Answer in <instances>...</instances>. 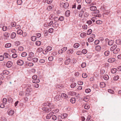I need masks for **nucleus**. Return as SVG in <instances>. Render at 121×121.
Listing matches in <instances>:
<instances>
[{
	"instance_id": "72a5a7b5",
	"label": "nucleus",
	"mask_w": 121,
	"mask_h": 121,
	"mask_svg": "<svg viewBox=\"0 0 121 121\" xmlns=\"http://www.w3.org/2000/svg\"><path fill=\"white\" fill-rule=\"evenodd\" d=\"M76 83L73 82V83L71 84L70 86L72 88H74L76 86Z\"/></svg>"
},
{
	"instance_id": "f704fd0d",
	"label": "nucleus",
	"mask_w": 121,
	"mask_h": 121,
	"mask_svg": "<svg viewBox=\"0 0 121 121\" xmlns=\"http://www.w3.org/2000/svg\"><path fill=\"white\" fill-rule=\"evenodd\" d=\"M70 102L72 103H74L75 102V99L74 98H71L70 100Z\"/></svg>"
},
{
	"instance_id": "8fccbe9b",
	"label": "nucleus",
	"mask_w": 121,
	"mask_h": 121,
	"mask_svg": "<svg viewBox=\"0 0 121 121\" xmlns=\"http://www.w3.org/2000/svg\"><path fill=\"white\" fill-rule=\"evenodd\" d=\"M53 58L52 56H50L48 58V60L50 61H52L53 60Z\"/></svg>"
},
{
	"instance_id": "f03ea898",
	"label": "nucleus",
	"mask_w": 121,
	"mask_h": 121,
	"mask_svg": "<svg viewBox=\"0 0 121 121\" xmlns=\"http://www.w3.org/2000/svg\"><path fill=\"white\" fill-rule=\"evenodd\" d=\"M26 89L28 94H30V92L32 91L31 87V85L28 84L27 85L26 87Z\"/></svg>"
},
{
	"instance_id": "bb28decb",
	"label": "nucleus",
	"mask_w": 121,
	"mask_h": 121,
	"mask_svg": "<svg viewBox=\"0 0 121 121\" xmlns=\"http://www.w3.org/2000/svg\"><path fill=\"white\" fill-rule=\"evenodd\" d=\"M110 52L108 51H107L105 52L104 54L106 56H108L110 54Z\"/></svg>"
},
{
	"instance_id": "a18cd8bd",
	"label": "nucleus",
	"mask_w": 121,
	"mask_h": 121,
	"mask_svg": "<svg viewBox=\"0 0 121 121\" xmlns=\"http://www.w3.org/2000/svg\"><path fill=\"white\" fill-rule=\"evenodd\" d=\"M41 43V42L40 41H37L35 42V44L37 46L40 45Z\"/></svg>"
},
{
	"instance_id": "bf43d9fd",
	"label": "nucleus",
	"mask_w": 121,
	"mask_h": 121,
	"mask_svg": "<svg viewBox=\"0 0 121 121\" xmlns=\"http://www.w3.org/2000/svg\"><path fill=\"white\" fill-rule=\"evenodd\" d=\"M3 30V31H6L7 29V28L6 26H4L2 28Z\"/></svg>"
},
{
	"instance_id": "412c9836",
	"label": "nucleus",
	"mask_w": 121,
	"mask_h": 121,
	"mask_svg": "<svg viewBox=\"0 0 121 121\" xmlns=\"http://www.w3.org/2000/svg\"><path fill=\"white\" fill-rule=\"evenodd\" d=\"M7 100L9 103H12L13 101V99L11 97H8L7 98Z\"/></svg>"
},
{
	"instance_id": "f8f14e48",
	"label": "nucleus",
	"mask_w": 121,
	"mask_h": 121,
	"mask_svg": "<svg viewBox=\"0 0 121 121\" xmlns=\"http://www.w3.org/2000/svg\"><path fill=\"white\" fill-rule=\"evenodd\" d=\"M60 96L59 95H56L54 98V99L55 101H58L60 100Z\"/></svg>"
},
{
	"instance_id": "c756f323",
	"label": "nucleus",
	"mask_w": 121,
	"mask_h": 121,
	"mask_svg": "<svg viewBox=\"0 0 121 121\" xmlns=\"http://www.w3.org/2000/svg\"><path fill=\"white\" fill-rule=\"evenodd\" d=\"M92 30L91 29H89L87 32V34L88 35H90L92 33Z\"/></svg>"
},
{
	"instance_id": "20e7f679",
	"label": "nucleus",
	"mask_w": 121,
	"mask_h": 121,
	"mask_svg": "<svg viewBox=\"0 0 121 121\" xmlns=\"http://www.w3.org/2000/svg\"><path fill=\"white\" fill-rule=\"evenodd\" d=\"M105 40L107 42V41L108 42V45H112L113 43H114V41L113 40H109L108 39H105Z\"/></svg>"
},
{
	"instance_id": "338daca9",
	"label": "nucleus",
	"mask_w": 121,
	"mask_h": 121,
	"mask_svg": "<svg viewBox=\"0 0 121 121\" xmlns=\"http://www.w3.org/2000/svg\"><path fill=\"white\" fill-rule=\"evenodd\" d=\"M17 56V54L16 53L13 54L12 55V57L13 58H15Z\"/></svg>"
},
{
	"instance_id": "f257e3e1",
	"label": "nucleus",
	"mask_w": 121,
	"mask_h": 121,
	"mask_svg": "<svg viewBox=\"0 0 121 121\" xmlns=\"http://www.w3.org/2000/svg\"><path fill=\"white\" fill-rule=\"evenodd\" d=\"M49 106V107L50 108H48L44 107L42 108V110L44 111L45 113H48L49 112L51 111V107Z\"/></svg>"
},
{
	"instance_id": "4c0bfd02",
	"label": "nucleus",
	"mask_w": 121,
	"mask_h": 121,
	"mask_svg": "<svg viewBox=\"0 0 121 121\" xmlns=\"http://www.w3.org/2000/svg\"><path fill=\"white\" fill-rule=\"evenodd\" d=\"M11 46V44L10 43H7L5 45V47L6 48H9Z\"/></svg>"
},
{
	"instance_id": "c9c22d12",
	"label": "nucleus",
	"mask_w": 121,
	"mask_h": 121,
	"mask_svg": "<svg viewBox=\"0 0 121 121\" xmlns=\"http://www.w3.org/2000/svg\"><path fill=\"white\" fill-rule=\"evenodd\" d=\"M73 49H71L68 51L67 52L68 54H71L73 53Z\"/></svg>"
},
{
	"instance_id": "09e8293b",
	"label": "nucleus",
	"mask_w": 121,
	"mask_h": 121,
	"mask_svg": "<svg viewBox=\"0 0 121 121\" xmlns=\"http://www.w3.org/2000/svg\"><path fill=\"white\" fill-rule=\"evenodd\" d=\"M27 55V53L25 52L22 53L21 54V56L23 57H25Z\"/></svg>"
},
{
	"instance_id": "dca6fc26",
	"label": "nucleus",
	"mask_w": 121,
	"mask_h": 121,
	"mask_svg": "<svg viewBox=\"0 0 121 121\" xmlns=\"http://www.w3.org/2000/svg\"><path fill=\"white\" fill-rule=\"evenodd\" d=\"M4 36L6 38H7L9 36L10 34L8 32H6L4 34Z\"/></svg>"
},
{
	"instance_id": "774afa93",
	"label": "nucleus",
	"mask_w": 121,
	"mask_h": 121,
	"mask_svg": "<svg viewBox=\"0 0 121 121\" xmlns=\"http://www.w3.org/2000/svg\"><path fill=\"white\" fill-rule=\"evenodd\" d=\"M43 50V49L41 48H39L38 49L37 52H40Z\"/></svg>"
},
{
	"instance_id": "3c124183",
	"label": "nucleus",
	"mask_w": 121,
	"mask_h": 121,
	"mask_svg": "<svg viewBox=\"0 0 121 121\" xmlns=\"http://www.w3.org/2000/svg\"><path fill=\"white\" fill-rule=\"evenodd\" d=\"M108 91L109 93L113 94H114V91L112 90L111 89H108Z\"/></svg>"
},
{
	"instance_id": "6e6d98bb",
	"label": "nucleus",
	"mask_w": 121,
	"mask_h": 121,
	"mask_svg": "<svg viewBox=\"0 0 121 121\" xmlns=\"http://www.w3.org/2000/svg\"><path fill=\"white\" fill-rule=\"evenodd\" d=\"M22 1L21 0H18L17 1V4L18 5H21L22 3Z\"/></svg>"
},
{
	"instance_id": "ea45409f",
	"label": "nucleus",
	"mask_w": 121,
	"mask_h": 121,
	"mask_svg": "<svg viewBox=\"0 0 121 121\" xmlns=\"http://www.w3.org/2000/svg\"><path fill=\"white\" fill-rule=\"evenodd\" d=\"M86 35V33H82L80 34V36L82 38L84 37Z\"/></svg>"
},
{
	"instance_id": "69168bd1",
	"label": "nucleus",
	"mask_w": 121,
	"mask_h": 121,
	"mask_svg": "<svg viewBox=\"0 0 121 121\" xmlns=\"http://www.w3.org/2000/svg\"><path fill=\"white\" fill-rule=\"evenodd\" d=\"M53 31V29L52 28L49 29L48 30L49 32L50 33H52Z\"/></svg>"
},
{
	"instance_id": "aec40b11",
	"label": "nucleus",
	"mask_w": 121,
	"mask_h": 121,
	"mask_svg": "<svg viewBox=\"0 0 121 121\" xmlns=\"http://www.w3.org/2000/svg\"><path fill=\"white\" fill-rule=\"evenodd\" d=\"M34 55L33 52H30L29 54V58H32V57L34 56Z\"/></svg>"
},
{
	"instance_id": "393cba45",
	"label": "nucleus",
	"mask_w": 121,
	"mask_h": 121,
	"mask_svg": "<svg viewBox=\"0 0 121 121\" xmlns=\"http://www.w3.org/2000/svg\"><path fill=\"white\" fill-rule=\"evenodd\" d=\"M14 112L13 110H11L8 112V114L9 115H12L14 114Z\"/></svg>"
},
{
	"instance_id": "f3484780",
	"label": "nucleus",
	"mask_w": 121,
	"mask_h": 121,
	"mask_svg": "<svg viewBox=\"0 0 121 121\" xmlns=\"http://www.w3.org/2000/svg\"><path fill=\"white\" fill-rule=\"evenodd\" d=\"M90 9L91 11H95L96 10V8L95 6H93L91 7L90 8Z\"/></svg>"
},
{
	"instance_id": "13d9d810",
	"label": "nucleus",
	"mask_w": 121,
	"mask_h": 121,
	"mask_svg": "<svg viewBox=\"0 0 121 121\" xmlns=\"http://www.w3.org/2000/svg\"><path fill=\"white\" fill-rule=\"evenodd\" d=\"M104 82H100V86L102 87H104Z\"/></svg>"
},
{
	"instance_id": "4be33fe9",
	"label": "nucleus",
	"mask_w": 121,
	"mask_h": 121,
	"mask_svg": "<svg viewBox=\"0 0 121 121\" xmlns=\"http://www.w3.org/2000/svg\"><path fill=\"white\" fill-rule=\"evenodd\" d=\"M95 50L97 51H100L101 49V47L99 46H97L95 48Z\"/></svg>"
},
{
	"instance_id": "c03bdc74",
	"label": "nucleus",
	"mask_w": 121,
	"mask_h": 121,
	"mask_svg": "<svg viewBox=\"0 0 121 121\" xmlns=\"http://www.w3.org/2000/svg\"><path fill=\"white\" fill-rule=\"evenodd\" d=\"M84 107L85 109H87L90 108V106L89 105L86 104L85 105Z\"/></svg>"
},
{
	"instance_id": "cd10ccee",
	"label": "nucleus",
	"mask_w": 121,
	"mask_h": 121,
	"mask_svg": "<svg viewBox=\"0 0 121 121\" xmlns=\"http://www.w3.org/2000/svg\"><path fill=\"white\" fill-rule=\"evenodd\" d=\"M61 96L62 98H67L68 97V96L65 93H62L61 94Z\"/></svg>"
},
{
	"instance_id": "864d4df0",
	"label": "nucleus",
	"mask_w": 121,
	"mask_h": 121,
	"mask_svg": "<svg viewBox=\"0 0 121 121\" xmlns=\"http://www.w3.org/2000/svg\"><path fill=\"white\" fill-rule=\"evenodd\" d=\"M104 79L106 80H108L109 78V77L108 75H105L104 77Z\"/></svg>"
},
{
	"instance_id": "e2e57ef3",
	"label": "nucleus",
	"mask_w": 121,
	"mask_h": 121,
	"mask_svg": "<svg viewBox=\"0 0 121 121\" xmlns=\"http://www.w3.org/2000/svg\"><path fill=\"white\" fill-rule=\"evenodd\" d=\"M86 66V63L85 62L82 63L81 65V67L83 68H84Z\"/></svg>"
},
{
	"instance_id": "0e129e2a",
	"label": "nucleus",
	"mask_w": 121,
	"mask_h": 121,
	"mask_svg": "<svg viewBox=\"0 0 121 121\" xmlns=\"http://www.w3.org/2000/svg\"><path fill=\"white\" fill-rule=\"evenodd\" d=\"M64 19V18L63 16H61L58 19V20L62 21H63Z\"/></svg>"
},
{
	"instance_id": "423d86ee",
	"label": "nucleus",
	"mask_w": 121,
	"mask_h": 121,
	"mask_svg": "<svg viewBox=\"0 0 121 121\" xmlns=\"http://www.w3.org/2000/svg\"><path fill=\"white\" fill-rule=\"evenodd\" d=\"M17 63L19 65H22L24 63V62L22 60H19L17 61Z\"/></svg>"
},
{
	"instance_id": "49530a36",
	"label": "nucleus",
	"mask_w": 121,
	"mask_h": 121,
	"mask_svg": "<svg viewBox=\"0 0 121 121\" xmlns=\"http://www.w3.org/2000/svg\"><path fill=\"white\" fill-rule=\"evenodd\" d=\"M39 62L41 64H43L45 62V60L44 59H42L39 60Z\"/></svg>"
},
{
	"instance_id": "603ef678",
	"label": "nucleus",
	"mask_w": 121,
	"mask_h": 121,
	"mask_svg": "<svg viewBox=\"0 0 121 121\" xmlns=\"http://www.w3.org/2000/svg\"><path fill=\"white\" fill-rule=\"evenodd\" d=\"M82 77L84 78H86L87 76V74L85 73H83L82 74Z\"/></svg>"
},
{
	"instance_id": "5701e85b",
	"label": "nucleus",
	"mask_w": 121,
	"mask_h": 121,
	"mask_svg": "<svg viewBox=\"0 0 121 121\" xmlns=\"http://www.w3.org/2000/svg\"><path fill=\"white\" fill-rule=\"evenodd\" d=\"M70 58H69L66 60L65 61V65H68L70 61Z\"/></svg>"
},
{
	"instance_id": "2f4dec72",
	"label": "nucleus",
	"mask_w": 121,
	"mask_h": 121,
	"mask_svg": "<svg viewBox=\"0 0 121 121\" xmlns=\"http://www.w3.org/2000/svg\"><path fill=\"white\" fill-rule=\"evenodd\" d=\"M31 39L32 41H35L36 39V38L35 36H33L31 38Z\"/></svg>"
},
{
	"instance_id": "052dcab7",
	"label": "nucleus",
	"mask_w": 121,
	"mask_h": 121,
	"mask_svg": "<svg viewBox=\"0 0 121 121\" xmlns=\"http://www.w3.org/2000/svg\"><path fill=\"white\" fill-rule=\"evenodd\" d=\"M91 90L90 89H86L85 90V92L86 93H88L91 92Z\"/></svg>"
},
{
	"instance_id": "4d7b16f0",
	"label": "nucleus",
	"mask_w": 121,
	"mask_h": 121,
	"mask_svg": "<svg viewBox=\"0 0 121 121\" xmlns=\"http://www.w3.org/2000/svg\"><path fill=\"white\" fill-rule=\"evenodd\" d=\"M87 52V50L85 49H83L82 51V53L84 54H86Z\"/></svg>"
},
{
	"instance_id": "7ed1b4c3",
	"label": "nucleus",
	"mask_w": 121,
	"mask_h": 121,
	"mask_svg": "<svg viewBox=\"0 0 121 121\" xmlns=\"http://www.w3.org/2000/svg\"><path fill=\"white\" fill-rule=\"evenodd\" d=\"M85 10V9L83 8L80 11L79 16L80 17H82L84 11Z\"/></svg>"
},
{
	"instance_id": "c85d7f7f",
	"label": "nucleus",
	"mask_w": 121,
	"mask_h": 121,
	"mask_svg": "<svg viewBox=\"0 0 121 121\" xmlns=\"http://www.w3.org/2000/svg\"><path fill=\"white\" fill-rule=\"evenodd\" d=\"M3 73L5 75H7L9 74V72L6 70H5L3 71Z\"/></svg>"
},
{
	"instance_id": "473e14b6",
	"label": "nucleus",
	"mask_w": 121,
	"mask_h": 121,
	"mask_svg": "<svg viewBox=\"0 0 121 121\" xmlns=\"http://www.w3.org/2000/svg\"><path fill=\"white\" fill-rule=\"evenodd\" d=\"M52 47L50 46H48L46 48V50L47 52L50 51L52 49Z\"/></svg>"
},
{
	"instance_id": "79ce46f5",
	"label": "nucleus",
	"mask_w": 121,
	"mask_h": 121,
	"mask_svg": "<svg viewBox=\"0 0 121 121\" xmlns=\"http://www.w3.org/2000/svg\"><path fill=\"white\" fill-rule=\"evenodd\" d=\"M117 71V70L115 68H113L111 69V72L113 73H115Z\"/></svg>"
},
{
	"instance_id": "58836bf2",
	"label": "nucleus",
	"mask_w": 121,
	"mask_h": 121,
	"mask_svg": "<svg viewBox=\"0 0 121 121\" xmlns=\"http://www.w3.org/2000/svg\"><path fill=\"white\" fill-rule=\"evenodd\" d=\"M79 44L78 43H75L73 45V47L75 48H77L79 46Z\"/></svg>"
},
{
	"instance_id": "de8ad7c7",
	"label": "nucleus",
	"mask_w": 121,
	"mask_h": 121,
	"mask_svg": "<svg viewBox=\"0 0 121 121\" xmlns=\"http://www.w3.org/2000/svg\"><path fill=\"white\" fill-rule=\"evenodd\" d=\"M119 78V77L117 75L114 76L113 78V80L115 81L117 80Z\"/></svg>"
},
{
	"instance_id": "b1692460",
	"label": "nucleus",
	"mask_w": 121,
	"mask_h": 121,
	"mask_svg": "<svg viewBox=\"0 0 121 121\" xmlns=\"http://www.w3.org/2000/svg\"><path fill=\"white\" fill-rule=\"evenodd\" d=\"M116 43L117 45H120L121 44V41L119 39H118L116 40Z\"/></svg>"
},
{
	"instance_id": "4468645a",
	"label": "nucleus",
	"mask_w": 121,
	"mask_h": 121,
	"mask_svg": "<svg viewBox=\"0 0 121 121\" xmlns=\"http://www.w3.org/2000/svg\"><path fill=\"white\" fill-rule=\"evenodd\" d=\"M67 116V114L65 113L61 114V118L63 119L66 118Z\"/></svg>"
},
{
	"instance_id": "37998d69",
	"label": "nucleus",
	"mask_w": 121,
	"mask_h": 121,
	"mask_svg": "<svg viewBox=\"0 0 121 121\" xmlns=\"http://www.w3.org/2000/svg\"><path fill=\"white\" fill-rule=\"evenodd\" d=\"M9 56V54L8 53H4L3 56L4 57V58H8Z\"/></svg>"
},
{
	"instance_id": "7c9ffc66",
	"label": "nucleus",
	"mask_w": 121,
	"mask_h": 121,
	"mask_svg": "<svg viewBox=\"0 0 121 121\" xmlns=\"http://www.w3.org/2000/svg\"><path fill=\"white\" fill-rule=\"evenodd\" d=\"M94 40V39L93 37H90L88 38V40L89 42H93Z\"/></svg>"
},
{
	"instance_id": "1a4fd4ad",
	"label": "nucleus",
	"mask_w": 121,
	"mask_h": 121,
	"mask_svg": "<svg viewBox=\"0 0 121 121\" xmlns=\"http://www.w3.org/2000/svg\"><path fill=\"white\" fill-rule=\"evenodd\" d=\"M120 50L119 48H117L113 51V53L114 54H117L119 51Z\"/></svg>"
},
{
	"instance_id": "ddd939ff",
	"label": "nucleus",
	"mask_w": 121,
	"mask_h": 121,
	"mask_svg": "<svg viewBox=\"0 0 121 121\" xmlns=\"http://www.w3.org/2000/svg\"><path fill=\"white\" fill-rule=\"evenodd\" d=\"M52 113H50L49 114H47V115L46 116V118L47 119H49L52 116Z\"/></svg>"
},
{
	"instance_id": "6e6552de",
	"label": "nucleus",
	"mask_w": 121,
	"mask_h": 121,
	"mask_svg": "<svg viewBox=\"0 0 121 121\" xmlns=\"http://www.w3.org/2000/svg\"><path fill=\"white\" fill-rule=\"evenodd\" d=\"M68 94L70 96H73L76 94V93L74 92L70 91L68 93Z\"/></svg>"
},
{
	"instance_id": "39448f33",
	"label": "nucleus",
	"mask_w": 121,
	"mask_h": 121,
	"mask_svg": "<svg viewBox=\"0 0 121 121\" xmlns=\"http://www.w3.org/2000/svg\"><path fill=\"white\" fill-rule=\"evenodd\" d=\"M13 65V63L12 61H8L6 64V66L8 68H9L11 67Z\"/></svg>"
},
{
	"instance_id": "2eb2a0df",
	"label": "nucleus",
	"mask_w": 121,
	"mask_h": 121,
	"mask_svg": "<svg viewBox=\"0 0 121 121\" xmlns=\"http://www.w3.org/2000/svg\"><path fill=\"white\" fill-rule=\"evenodd\" d=\"M70 11L69 10H67L65 12V15L66 17H68L70 15Z\"/></svg>"
},
{
	"instance_id": "6ab92c4d",
	"label": "nucleus",
	"mask_w": 121,
	"mask_h": 121,
	"mask_svg": "<svg viewBox=\"0 0 121 121\" xmlns=\"http://www.w3.org/2000/svg\"><path fill=\"white\" fill-rule=\"evenodd\" d=\"M58 23L56 22H55L53 23L52 26L53 27L57 28L58 27Z\"/></svg>"
},
{
	"instance_id": "a19ab883",
	"label": "nucleus",
	"mask_w": 121,
	"mask_h": 121,
	"mask_svg": "<svg viewBox=\"0 0 121 121\" xmlns=\"http://www.w3.org/2000/svg\"><path fill=\"white\" fill-rule=\"evenodd\" d=\"M17 32L18 34L21 35L22 34L23 31L21 30H18Z\"/></svg>"
},
{
	"instance_id": "a878e982",
	"label": "nucleus",
	"mask_w": 121,
	"mask_h": 121,
	"mask_svg": "<svg viewBox=\"0 0 121 121\" xmlns=\"http://www.w3.org/2000/svg\"><path fill=\"white\" fill-rule=\"evenodd\" d=\"M20 44V42L19 41H17L14 42L15 45L16 46H17L19 45Z\"/></svg>"
},
{
	"instance_id": "e433bc0d",
	"label": "nucleus",
	"mask_w": 121,
	"mask_h": 121,
	"mask_svg": "<svg viewBox=\"0 0 121 121\" xmlns=\"http://www.w3.org/2000/svg\"><path fill=\"white\" fill-rule=\"evenodd\" d=\"M32 61L34 62H37L38 60V59L37 58H34L32 59Z\"/></svg>"
},
{
	"instance_id": "a211bd4d",
	"label": "nucleus",
	"mask_w": 121,
	"mask_h": 121,
	"mask_svg": "<svg viewBox=\"0 0 121 121\" xmlns=\"http://www.w3.org/2000/svg\"><path fill=\"white\" fill-rule=\"evenodd\" d=\"M16 34L15 33L13 32L12 33L11 35V37L12 39L14 38L16 36Z\"/></svg>"
},
{
	"instance_id": "9b49d317",
	"label": "nucleus",
	"mask_w": 121,
	"mask_h": 121,
	"mask_svg": "<svg viewBox=\"0 0 121 121\" xmlns=\"http://www.w3.org/2000/svg\"><path fill=\"white\" fill-rule=\"evenodd\" d=\"M115 59L114 58H109L108 60V61L109 62H112L115 61Z\"/></svg>"
},
{
	"instance_id": "5fc2aeb1",
	"label": "nucleus",
	"mask_w": 121,
	"mask_h": 121,
	"mask_svg": "<svg viewBox=\"0 0 121 121\" xmlns=\"http://www.w3.org/2000/svg\"><path fill=\"white\" fill-rule=\"evenodd\" d=\"M96 23L98 24H102V22L100 20H98L96 22Z\"/></svg>"
},
{
	"instance_id": "0eeeda50",
	"label": "nucleus",
	"mask_w": 121,
	"mask_h": 121,
	"mask_svg": "<svg viewBox=\"0 0 121 121\" xmlns=\"http://www.w3.org/2000/svg\"><path fill=\"white\" fill-rule=\"evenodd\" d=\"M61 4L63 5V7L65 9L67 8L69 6V4L67 2L65 3H62Z\"/></svg>"
},
{
	"instance_id": "9d476101",
	"label": "nucleus",
	"mask_w": 121,
	"mask_h": 121,
	"mask_svg": "<svg viewBox=\"0 0 121 121\" xmlns=\"http://www.w3.org/2000/svg\"><path fill=\"white\" fill-rule=\"evenodd\" d=\"M117 47V46L116 45H114L112 46L110 48V50L111 51H113Z\"/></svg>"
},
{
	"instance_id": "680f3d73",
	"label": "nucleus",
	"mask_w": 121,
	"mask_h": 121,
	"mask_svg": "<svg viewBox=\"0 0 121 121\" xmlns=\"http://www.w3.org/2000/svg\"><path fill=\"white\" fill-rule=\"evenodd\" d=\"M40 82L39 80H38L37 81V80H34L32 81V82L33 83H38Z\"/></svg>"
}]
</instances>
